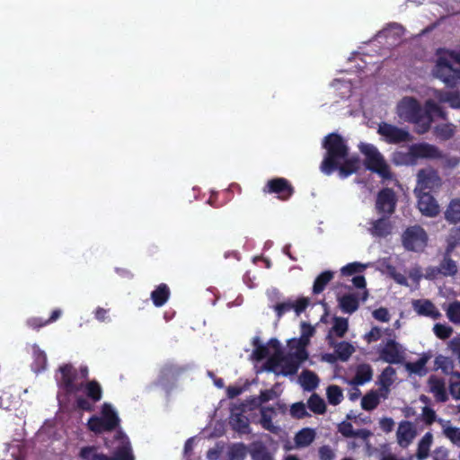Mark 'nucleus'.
Instances as JSON below:
<instances>
[{
  "mask_svg": "<svg viewBox=\"0 0 460 460\" xmlns=\"http://www.w3.org/2000/svg\"><path fill=\"white\" fill-rule=\"evenodd\" d=\"M441 184V178L436 170L423 168L417 173V187L414 192H429L438 190Z\"/></svg>",
  "mask_w": 460,
  "mask_h": 460,
  "instance_id": "9b49d317",
  "label": "nucleus"
},
{
  "mask_svg": "<svg viewBox=\"0 0 460 460\" xmlns=\"http://www.w3.org/2000/svg\"><path fill=\"white\" fill-rule=\"evenodd\" d=\"M415 194L418 198V208L423 216L435 217L439 214V205L429 192H415Z\"/></svg>",
  "mask_w": 460,
  "mask_h": 460,
  "instance_id": "2eb2a0df",
  "label": "nucleus"
},
{
  "mask_svg": "<svg viewBox=\"0 0 460 460\" xmlns=\"http://www.w3.org/2000/svg\"><path fill=\"white\" fill-rule=\"evenodd\" d=\"M410 155L413 157L414 163L418 159L440 160L444 157L443 152L437 146L427 142L412 144Z\"/></svg>",
  "mask_w": 460,
  "mask_h": 460,
  "instance_id": "f8f14e48",
  "label": "nucleus"
},
{
  "mask_svg": "<svg viewBox=\"0 0 460 460\" xmlns=\"http://www.w3.org/2000/svg\"><path fill=\"white\" fill-rule=\"evenodd\" d=\"M318 454L320 460H334L335 458L334 451L328 445L320 447L318 449Z\"/></svg>",
  "mask_w": 460,
  "mask_h": 460,
  "instance_id": "e2e57ef3",
  "label": "nucleus"
},
{
  "mask_svg": "<svg viewBox=\"0 0 460 460\" xmlns=\"http://www.w3.org/2000/svg\"><path fill=\"white\" fill-rule=\"evenodd\" d=\"M367 266L360 262H351L341 268V272L342 276H352L356 273H361L366 270Z\"/></svg>",
  "mask_w": 460,
  "mask_h": 460,
  "instance_id": "8fccbe9b",
  "label": "nucleus"
},
{
  "mask_svg": "<svg viewBox=\"0 0 460 460\" xmlns=\"http://www.w3.org/2000/svg\"><path fill=\"white\" fill-rule=\"evenodd\" d=\"M416 434V429L411 421H402L399 424L396 434L399 445L402 447H407L411 443Z\"/></svg>",
  "mask_w": 460,
  "mask_h": 460,
  "instance_id": "6ab92c4d",
  "label": "nucleus"
},
{
  "mask_svg": "<svg viewBox=\"0 0 460 460\" xmlns=\"http://www.w3.org/2000/svg\"><path fill=\"white\" fill-rule=\"evenodd\" d=\"M430 358V355L422 354L416 361L408 362L405 365V368L407 371L412 374L419 375L420 376H423L428 373V369L426 368V365Z\"/></svg>",
  "mask_w": 460,
  "mask_h": 460,
  "instance_id": "393cba45",
  "label": "nucleus"
},
{
  "mask_svg": "<svg viewBox=\"0 0 460 460\" xmlns=\"http://www.w3.org/2000/svg\"><path fill=\"white\" fill-rule=\"evenodd\" d=\"M248 452V447L243 442L234 443L228 447L227 460H244Z\"/></svg>",
  "mask_w": 460,
  "mask_h": 460,
  "instance_id": "7c9ffc66",
  "label": "nucleus"
},
{
  "mask_svg": "<svg viewBox=\"0 0 460 460\" xmlns=\"http://www.w3.org/2000/svg\"><path fill=\"white\" fill-rule=\"evenodd\" d=\"M290 413L294 418L296 419H303L308 416L305 405L302 402L292 404L290 408Z\"/></svg>",
  "mask_w": 460,
  "mask_h": 460,
  "instance_id": "13d9d810",
  "label": "nucleus"
},
{
  "mask_svg": "<svg viewBox=\"0 0 460 460\" xmlns=\"http://www.w3.org/2000/svg\"><path fill=\"white\" fill-rule=\"evenodd\" d=\"M400 117L406 121L414 124L416 133L422 135L431 128V119L427 115V108L422 107L414 97H404L398 105Z\"/></svg>",
  "mask_w": 460,
  "mask_h": 460,
  "instance_id": "20e7f679",
  "label": "nucleus"
},
{
  "mask_svg": "<svg viewBox=\"0 0 460 460\" xmlns=\"http://www.w3.org/2000/svg\"><path fill=\"white\" fill-rule=\"evenodd\" d=\"M368 297V291L364 290L361 296L357 293H348L338 297V304L341 310L351 314L355 313L359 307V301L365 302Z\"/></svg>",
  "mask_w": 460,
  "mask_h": 460,
  "instance_id": "dca6fc26",
  "label": "nucleus"
},
{
  "mask_svg": "<svg viewBox=\"0 0 460 460\" xmlns=\"http://www.w3.org/2000/svg\"><path fill=\"white\" fill-rule=\"evenodd\" d=\"M397 197L391 188H383L376 195L375 209L380 216L391 217L396 209Z\"/></svg>",
  "mask_w": 460,
  "mask_h": 460,
  "instance_id": "9d476101",
  "label": "nucleus"
},
{
  "mask_svg": "<svg viewBox=\"0 0 460 460\" xmlns=\"http://www.w3.org/2000/svg\"><path fill=\"white\" fill-rule=\"evenodd\" d=\"M338 430L345 438H353L354 429L350 422L342 421L339 424Z\"/></svg>",
  "mask_w": 460,
  "mask_h": 460,
  "instance_id": "338daca9",
  "label": "nucleus"
},
{
  "mask_svg": "<svg viewBox=\"0 0 460 460\" xmlns=\"http://www.w3.org/2000/svg\"><path fill=\"white\" fill-rule=\"evenodd\" d=\"M430 392L434 394L438 402H445L448 397L446 391L445 381L436 376H430L428 379Z\"/></svg>",
  "mask_w": 460,
  "mask_h": 460,
  "instance_id": "4be33fe9",
  "label": "nucleus"
},
{
  "mask_svg": "<svg viewBox=\"0 0 460 460\" xmlns=\"http://www.w3.org/2000/svg\"><path fill=\"white\" fill-rule=\"evenodd\" d=\"M380 403V394L376 390H370L361 399V407L365 411H373Z\"/></svg>",
  "mask_w": 460,
  "mask_h": 460,
  "instance_id": "e433bc0d",
  "label": "nucleus"
},
{
  "mask_svg": "<svg viewBox=\"0 0 460 460\" xmlns=\"http://www.w3.org/2000/svg\"><path fill=\"white\" fill-rule=\"evenodd\" d=\"M434 135L442 141L452 138L455 135V128L452 124H440L434 128Z\"/></svg>",
  "mask_w": 460,
  "mask_h": 460,
  "instance_id": "37998d69",
  "label": "nucleus"
},
{
  "mask_svg": "<svg viewBox=\"0 0 460 460\" xmlns=\"http://www.w3.org/2000/svg\"><path fill=\"white\" fill-rule=\"evenodd\" d=\"M249 454L252 460H274L267 447L261 441L250 445Z\"/></svg>",
  "mask_w": 460,
  "mask_h": 460,
  "instance_id": "b1692460",
  "label": "nucleus"
},
{
  "mask_svg": "<svg viewBox=\"0 0 460 460\" xmlns=\"http://www.w3.org/2000/svg\"><path fill=\"white\" fill-rule=\"evenodd\" d=\"M264 194H275L279 200L287 201L295 193V188L291 182L283 177L272 178L262 188Z\"/></svg>",
  "mask_w": 460,
  "mask_h": 460,
  "instance_id": "1a4fd4ad",
  "label": "nucleus"
},
{
  "mask_svg": "<svg viewBox=\"0 0 460 460\" xmlns=\"http://www.w3.org/2000/svg\"><path fill=\"white\" fill-rule=\"evenodd\" d=\"M309 305V299L306 297H300L296 302H292L293 309L296 314L299 315L303 313Z\"/></svg>",
  "mask_w": 460,
  "mask_h": 460,
  "instance_id": "774afa93",
  "label": "nucleus"
},
{
  "mask_svg": "<svg viewBox=\"0 0 460 460\" xmlns=\"http://www.w3.org/2000/svg\"><path fill=\"white\" fill-rule=\"evenodd\" d=\"M433 331L435 335L441 340L448 339L453 333V328L451 326L442 323H436Z\"/></svg>",
  "mask_w": 460,
  "mask_h": 460,
  "instance_id": "864d4df0",
  "label": "nucleus"
},
{
  "mask_svg": "<svg viewBox=\"0 0 460 460\" xmlns=\"http://www.w3.org/2000/svg\"><path fill=\"white\" fill-rule=\"evenodd\" d=\"M333 279V272L331 270L323 271L320 275H318L313 285V293L320 294L322 293L327 284Z\"/></svg>",
  "mask_w": 460,
  "mask_h": 460,
  "instance_id": "ea45409f",
  "label": "nucleus"
},
{
  "mask_svg": "<svg viewBox=\"0 0 460 460\" xmlns=\"http://www.w3.org/2000/svg\"><path fill=\"white\" fill-rule=\"evenodd\" d=\"M373 317L380 322L387 323L390 321V314L387 308L379 307L373 311Z\"/></svg>",
  "mask_w": 460,
  "mask_h": 460,
  "instance_id": "69168bd1",
  "label": "nucleus"
},
{
  "mask_svg": "<svg viewBox=\"0 0 460 460\" xmlns=\"http://www.w3.org/2000/svg\"><path fill=\"white\" fill-rule=\"evenodd\" d=\"M279 362H282V371L281 374L283 376H292L296 374L299 365L297 362L292 359L288 355L287 356H280L278 358L275 362H273L271 365L275 366L278 365Z\"/></svg>",
  "mask_w": 460,
  "mask_h": 460,
  "instance_id": "cd10ccee",
  "label": "nucleus"
},
{
  "mask_svg": "<svg viewBox=\"0 0 460 460\" xmlns=\"http://www.w3.org/2000/svg\"><path fill=\"white\" fill-rule=\"evenodd\" d=\"M88 429L94 433H102L106 430V425L101 417L92 416L87 422Z\"/></svg>",
  "mask_w": 460,
  "mask_h": 460,
  "instance_id": "603ef678",
  "label": "nucleus"
},
{
  "mask_svg": "<svg viewBox=\"0 0 460 460\" xmlns=\"http://www.w3.org/2000/svg\"><path fill=\"white\" fill-rule=\"evenodd\" d=\"M307 406L315 414H323L326 411V404L317 394H313L309 397Z\"/></svg>",
  "mask_w": 460,
  "mask_h": 460,
  "instance_id": "c03bdc74",
  "label": "nucleus"
},
{
  "mask_svg": "<svg viewBox=\"0 0 460 460\" xmlns=\"http://www.w3.org/2000/svg\"><path fill=\"white\" fill-rule=\"evenodd\" d=\"M373 377V369L369 364H359L356 368V374L352 383L357 385H362L369 382Z\"/></svg>",
  "mask_w": 460,
  "mask_h": 460,
  "instance_id": "bb28decb",
  "label": "nucleus"
},
{
  "mask_svg": "<svg viewBox=\"0 0 460 460\" xmlns=\"http://www.w3.org/2000/svg\"><path fill=\"white\" fill-rule=\"evenodd\" d=\"M391 217L381 216L378 219L370 222L369 233L375 237L384 238L391 234L393 225Z\"/></svg>",
  "mask_w": 460,
  "mask_h": 460,
  "instance_id": "f3484780",
  "label": "nucleus"
},
{
  "mask_svg": "<svg viewBox=\"0 0 460 460\" xmlns=\"http://www.w3.org/2000/svg\"><path fill=\"white\" fill-rule=\"evenodd\" d=\"M433 73L448 86L460 80V50L440 49Z\"/></svg>",
  "mask_w": 460,
  "mask_h": 460,
  "instance_id": "7ed1b4c3",
  "label": "nucleus"
},
{
  "mask_svg": "<svg viewBox=\"0 0 460 460\" xmlns=\"http://www.w3.org/2000/svg\"><path fill=\"white\" fill-rule=\"evenodd\" d=\"M101 418L106 425L107 431H112L119 426V419L112 406L108 402H104L102 406Z\"/></svg>",
  "mask_w": 460,
  "mask_h": 460,
  "instance_id": "5701e85b",
  "label": "nucleus"
},
{
  "mask_svg": "<svg viewBox=\"0 0 460 460\" xmlns=\"http://www.w3.org/2000/svg\"><path fill=\"white\" fill-rule=\"evenodd\" d=\"M393 161L396 164H414V159L411 155H410V149L407 153L403 152H396L394 155Z\"/></svg>",
  "mask_w": 460,
  "mask_h": 460,
  "instance_id": "6e6d98bb",
  "label": "nucleus"
},
{
  "mask_svg": "<svg viewBox=\"0 0 460 460\" xmlns=\"http://www.w3.org/2000/svg\"><path fill=\"white\" fill-rule=\"evenodd\" d=\"M438 267L443 277H455L458 272L457 263L451 257L443 256Z\"/></svg>",
  "mask_w": 460,
  "mask_h": 460,
  "instance_id": "72a5a7b5",
  "label": "nucleus"
},
{
  "mask_svg": "<svg viewBox=\"0 0 460 460\" xmlns=\"http://www.w3.org/2000/svg\"><path fill=\"white\" fill-rule=\"evenodd\" d=\"M431 443L432 435L431 433L428 432L422 437L418 444L416 456L419 460L426 459L429 456Z\"/></svg>",
  "mask_w": 460,
  "mask_h": 460,
  "instance_id": "79ce46f5",
  "label": "nucleus"
},
{
  "mask_svg": "<svg viewBox=\"0 0 460 460\" xmlns=\"http://www.w3.org/2000/svg\"><path fill=\"white\" fill-rule=\"evenodd\" d=\"M379 355L383 361L389 364L402 363L404 358V351L402 346L392 339L386 341Z\"/></svg>",
  "mask_w": 460,
  "mask_h": 460,
  "instance_id": "4468645a",
  "label": "nucleus"
},
{
  "mask_svg": "<svg viewBox=\"0 0 460 460\" xmlns=\"http://www.w3.org/2000/svg\"><path fill=\"white\" fill-rule=\"evenodd\" d=\"M325 149L324 157L320 170L325 175H331L336 171L338 162H342L349 155L347 140L340 134L332 132L325 136L322 142Z\"/></svg>",
  "mask_w": 460,
  "mask_h": 460,
  "instance_id": "f03ea898",
  "label": "nucleus"
},
{
  "mask_svg": "<svg viewBox=\"0 0 460 460\" xmlns=\"http://www.w3.org/2000/svg\"><path fill=\"white\" fill-rule=\"evenodd\" d=\"M326 340L329 346L334 348V351L341 361H347L355 351L354 347L349 342H335L331 333H328Z\"/></svg>",
  "mask_w": 460,
  "mask_h": 460,
  "instance_id": "aec40b11",
  "label": "nucleus"
},
{
  "mask_svg": "<svg viewBox=\"0 0 460 460\" xmlns=\"http://www.w3.org/2000/svg\"><path fill=\"white\" fill-rule=\"evenodd\" d=\"M26 324L32 330L39 331L40 328L49 325L47 319L41 317H31L26 321Z\"/></svg>",
  "mask_w": 460,
  "mask_h": 460,
  "instance_id": "052dcab7",
  "label": "nucleus"
},
{
  "mask_svg": "<svg viewBox=\"0 0 460 460\" xmlns=\"http://www.w3.org/2000/svg\"><path fill=\"white\" fill-rule=\"evenodd\" d=\"M33 349V363H32V369L34 372L39 373L42 372L47 367V355L46 353L41 350L39 346L34 345L32 347Z\"/></svg>",
  "mask_w": 460,
  "mask_h": 460,
  "instance_id": "473e14b6",
  "label": "nucleus"
},
{
  "mask_svg": "<svg viewBox=\"0 0 460 460\" xmlns=\"http://www.w3.org/2000/svg\"><path fill=\"white\" fill-rule=\"evenodd\" d=\"M110 457L111 460H135L130 442L128 440L124 441Z\"/></svg>",
  "mask_w": 460,
  "mask_h": 460,
  "instance_id": "c9c22d12",
  "label": "nucleus"
},
{
  "mask_svg": "<svg viewBox=\"0 0 460 460\" xmlns=\"http://www.w3.org/2000/svg\"><path fill=\"white\" fill-rule=\"evenodd\" d=\"M358 148L365 156L364 165L367 170L378 174L384 180L392 179L390 166L376 146L368 143H361Z\"/></svg>",
  "mask_w": 460,
  "mask_h": 460,
  "instance_id": "39448f33",
  "label": "nucleus"
},
{
  "mask_svg": "<svg viewBox=\"0 0 460 460\" xmlns=\"http://www.w3.org/2000/svg\"><path fill=\"white\" fill-rule=\"evenodd\" d=\"M268 345L275 349V355L269 359L268 364H272L275 360L283 355L281 350L280 342L276 338H271Z\"/></svg>",
  "mask_w": 460,
  "mask_h": 460,
  "instance_id": "0e129e2a",
  "label": "nucleus"
},
{
  "mask_svg": "<svg viewBox=\"0 0 460 460\" xmlns=\"http://www.w3.org/2000/svg\"><path fill=\"white\" fill-rule=\"evenodd\" d=\"M326 395L329 403L332 405L340 404L343 399L342 390L336 385H332L327 387Z\"/></svg>",
  "mask_w": 460,
  "mask_h": 460,
  "instance_id": "49530a36",
  "label": "nucleus"
},
{
  "mask_svg": "<svg viewBox=\"0 0 460 460\" xmlns=\"http://www.w3.org/2000/svg\"><path fill=\"white\" fill-rule=\"evenodd\" d=\"M360 168V160L358 156L353 155L346 157L342 162H338L336 171L341 179L348 178L356 173Z\"/></svg>",
  "mask_w": 460,
  "mask_h": 460,
  "instance_id": "a211bd4d",
  "label": "nucleus"
},
{
  "mask_svg": "<svg viewBox=\"0 0 460 460\" xmlns=\"http://www.w3.org/2000/svg\"><path fill=\"white\" fill-rule=\"evenodd\" d=\"M79 457L82 460H111L110 456L98 453L95 447L88 446L80 449Z\"/></svg>",
  "mask_w": 460,
  "mask_h": 460,
  "instance_id": "4c0bfd02",
  "label": "nucleus"
},
{
  "mask_svg": "<svg viewBox=\"0 0 460 460\" xmlns=\"http://www.w3.org/2000/svg\"><path fill=\"white\" fill-rule=\"evenodd\" d=\"M425 107L427 108V115L431 119V123L434 120V116H437L442 119H447V112L444 109L438 105L435 101L429 99L425 102Z\"/></svg>",
  "mask_w": 460,
  "mask_h": 460,
  "instance_id": "a19ab883",
  "label": "nucleus"
},
{
  "mask_svg": "<svg viewBox=\"0 0 460 460\" xmlns=\"http://www.w3.org/2000/svg\"><path fill=\"white\" fill-rule=\"evenodd\" d=\"M315 438V431L310 428H304L295 436V443L297 447H308Z\"/></svg>",
  "mask_w": 460,
  "mask_h": 460,
  "instance_id": "c756f323",
  "label": "nucleus"
},
{
  "mask_svg": "<svg viewBox=\"0 0 460 460\" xmlns=\"http://www.w3.org/2000/svg\"><path fill=\"white\" fill-rule=\"evenodd\" d=\"M170 294V288L166 284L162 283L158 285L151 293L153 304L156 307L163 306L168 301Z\"/></svg>",
  "mask_w": 460,
  "mask_h": 460,
  "instance_id": "a878e982",
  "label": "nucleus"
},
{
  "mask_svg": "<svg viewBox=\"0 0 460 460\" xmlns=\"http://www.w3.org/2000/svg\"><path fill=\"white\" fill-rule=\"evenodd\" d=\"M349 328L348 320L342 317H334L333 325L332 329L329 331V333L332 335L334 333L337 337L342 338Z\"/></svg>",
  "mask_w": 460,
  "mask_h": 460,
  "instance_id": "a18cd8bd",
  "label": "nucleus"
},
{
  "mask_svg": "<svg viewBox=\"0 0 460 460\" xmlns=\"http://www.w3.org/2000/svg\"><path fill=\"white\" fill-rule=\"evenodd\" d=\"M444 434L453 444L460 447V429L447 427L444 429Z\"/></svg>",
  "mask_w": 460,
  "mask_h": 460,
  "instance_id": "4d7b16f0",
  "label": "nucleus"
},
{
  "mask_svg": "<svg viewBox=\"0 0 460 460\" xmlns=\"http://www.w3.org/2000/svg\"><path fill=\"white\" fill-rule=\"evenodd\" d=\"M447 316L455 324L460 323V302L454 301L449 304L447 310Z\"/></svg>",
  "mask_w": 460,
  "mask_h": 460,
  "instance_id": "09e8293b",
  "label": "nucleus"
},
{
  "mask_svg": "<svg viewBox=\"0 0 460 460\" xmlns=\"http://www.w3.org/2000/svg\"><path fill=\"white\" fill-rule=\"evenodd\" d=\"M56 376L58 386L67 395L75 394L84 391L86 397L77 396L75 403L78 410L91 412L94 411V404L102 398V387L101 384L93 379L86 383H77L76 368L70 363L59 366Z\"/></svg>",
  "mask_w": 460,
  "mask_h": 460,
  "instance_id": "f257e3e1",
  "label": "nucleus"
},
{
  "mask_svg": "<svg viewBox=\"0 0 460 460\" xmlns=\"http://www.w3.org/2000/svg\"><path fill=\"white\" fill-rule=\"evenodd\" d=\"M395 369L392 367H386L379 376L378 383L380 385V390L385 392L383 394L384 398H386L389 393L390 386L393 385V376L395 375Z\"/></svg>",
  "mask_w": 460,
  "mask_h": 460,
  "instance_id": "c85d7f7f",
  "label": "nucleus"
},
{
  "mask_svg": "<svg viewBox=\"0 0 460 460\" xmlns=\"http://www.w3.org/2000/svg\"><path fill=\"white\" fill-rule=\"evenodd\" d=\"M377 133L390 145L406 143L412 139L411 133L407 129L387 122L379 123Z\"/></svg>",
  "mask_w": 460,
  "mask_h": 460,
  "instance_id": "0eeeda50",
  "label": "nucleus"
},
{
  "mask_svg": "<svg viewBox=\"0 0 460 460\" xmlns=\"http://www.w3.org/2000/svg\"><path fill=\"white\" fill-rule=\"evenodd\" d=\"M252 344L255 347L253 350V357L257 360H261L269 356V348L266 345L261 344L258 337L253 339Z\"/></svg>",
  "mask_w": 460,
  "mask_h": 460,
  "instance_id": "3c124183",
  "label": "nucleus"
},
{
  "mask_svg": "<svg viewBox=\"0 0 460 460\" xmlns=\"http://www.w3.org/2000/svg\"><path fill=\"white\" fill-rule=\"evenodd\" d=\"M441 102H449L452 108H460V93H447L439 97Z\"/></svg>",
  "mask_w": 460,
  "mask_h": 460,
  "instance_id": "bf43d9fd",
  "label": "nucleus"
},
{
  "mask_svg": "<svg viewBox=\"0 0 460 460\" xmlns=\"http://www.w3.org/2000/svg\"><path fill=\"white\" fill-rule=\"evenodd\" d=\"M412 305L419 315L430 317L435 320L441 316L435 305L429 300H415Z\"/></svg>",
  "mask_w": 460,
  "mask_h": 460,
  "instance_id": "412c9836",
  "label": "nucleus"
},
{
  "mask_svg": "<svg viewBox=\"0 0 460 460\" xmlns=\"http://www.w3.org/2000/svg\"><path fill=\"white\" fill-rule=\"evenodd\" d=\"M402 241L405 250L421 252L427 246L428 234L420 226L415 225L405 229Z\"/></svg>",
  "mask_w": 460,
  "mask_h": 460,
  "instance_id": "423d86ee",
  "label": "nucleus"
},
{
  "mask_svg": "<svg viewBox=\"0 0 460 460\" xmlns=\"http://www.w3.org/2000/svg\"><path fill=\"white\" fill-rule=\"evenodd\" d=\"M445 219L451 224L460 222V199H455L449 202L445 211Z\"/></svg>",
  "mask_w": 460,
  "mask_h": 460,
  "instance_id": "f704fd0d",
  "label": "nucleus"
},
{
  "mask_svg": "<svg viewBox=\"0 0 460 460\" xmlns=\"http://www.w3.org/2000/svg\"><path fill=\"white\" fill-rule=\"evenodd\" d=\"M187 370V366L168 361L161 367L157 381L162 386L171 389Z\"/></svg>",
  "mask_w": 460,
  "mask_h": 460,
  "instance_id": "6e6552de",
  "label": "nucleus"
},
{
  "mask_svg": "<svg viewBox=\"0 0 460 460\" xmlns=\"http://www.w3.org/2000/svg\"><path fill=\"white\" fill-rule=\"evenodd\" d=\"M245 404H233L230 408V425L240 434L251 433L249 419L244 415Z\"/></svg>",
  "mask_w": 460,
  "mask_h": 460,
  "instance_id": "ddd939ff",
  "label": "nucleus"
},
{
  "mask_svg": "<svg viewBox=\"0 0 460 460\" xmlns=\"http://www.w3.org/2000/svg\"><path fill=\"white\" fill-rule=\"evenodd\" d=\"M274 412L273 407H262L261 410V425L268 431L276 433L278 428L272 422L271 413Z\"/></svg>",
  "mask_w": 460,
  "mask_h": 460,
  "instance_id": "58836bf2",
  "label": "nucleus"
},
{
  "mask_svg": "<svg viewBox=\"0 0 460 460\" xmlns=\"http://www.w3.org/2000/svg\"><path fill=\"white\" fill-rule=\"evenodd\" d=\"M435 367L437 369H441L444 374H449L454 368V363L451 358L438 355L435 358Z\"/></svg>",
  "mask_w": 460,
  "mask_h": 460,
  "instance_id": "de8ad7c7",
  "label": "nucleus"
},
{
  "mask_svg": "<svg viewBox=\"0 0 460 460\" xmlns=\"http://www.w3.org/2000/svg\"><path fill=\"white\" fill-rule=\"evenodd\" d=\"M293 309L291 301H285L281 303H278L274 305V310L277 314L278 318L282 317L286 313L291 311Z\"/></svg>",
  "mask_w": 460,
  "mask_h": 460,
  "instance_id": "680f3d73",
  "label": "nucleus"
},
{
  "mask_svg": "<svg viewBox=\"0 0 460 460\" xmlns=\"http://www.w3.org/2000/svg\"><path fill=\"white\" fill-rule=\"evenodd\" d=\"M318 376L311 370H304L300 376V383L305 391H313L319 385Z\"/></svg>",
  "mask_w": 460,
  "mask_h": 460,
  "instance_id": "2f4dec72",
  "label": "nucleus"
},
{
  "mask_svg": "<svg viewBox=\"0 0 460 460\" xmlns=\"http://www.w3.org/2000/svg\"><path fill=\"white\" fill-rule=\"evenodd\" d=\"M289 346L291 347V349H296V351L293 353H289L288 356L292 358L293 360L297 362L299 366L308 358V352L306 349L299 348L294 345Z\"/></svg>",
  "mask_w": 460,
  "mask_h": 460,
  "instance_id": "5fc2aeb1",
  "label": "nucleus"
}]
</instances>
